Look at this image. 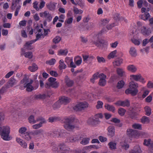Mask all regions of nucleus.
<instances>
[{
    "label": "nucleus",
    "instance_id": "obj_1",
    "mask_svg": "<svg viewBox=\"0 0 153 153\" xmlns=\"http://www.w3.org/2000/svg\"><path fill=\"white\" fill-rule=\"evenodd\" d=\"M75 120L73 117L65 119L64 121V124L63 125L64 128L68 131L73 130L75 127L74 123Z\"/></svg>",
    "mask_w": 153,
    "mask_h": 153
},
{
    "label": "nucleus",
    "instance_id": "obj_2",
    "mask_svg": "<svg viewBox=\"0 0 153 153\" xmlns=\"http://www.w3.org/2000/svg\"><path fill=\"white\" fill-rule=\"evenodd\" d=\"M138 87L137 83L131 81L129 83V88L126 90L125 93L127 94H130L132 96H135L138 92Z\"/></svg>",
    "mask_w": 153,
    "mask_h": 153
},
{
    "label": "nucleus",
    "instance_id": "obj_3",
    "mask_svg": "<svg viewBox=\"0 0 153 153\" xmlns=\"http://www.w3.org/2000/svg\"><path fill=\"white\" fill-rule=\"evenodd\" d=\"M10 128L7 126L0 127V134L2 138L5 140H9Z\"/></svg>",
    "mask_w": 153,
    "mask_h": 153
},
{
    "label": "nucleus",
    "instance_id": "obj_4",
    "mask_svg": "<svg viewBox=\"0 0 153 153\" xmlns=\"http://www.w3.org/2000/svg\"><path fill=\"white\" fill-rule=\"evenodd\" d=\"M103 115L101 113L95 115L94 118H90L87 121V123L91 125L94 126L99 124L100 121L99 120V118H102Z\"/></svg>",
    "mask_w": 153,
    "mask_h": 153
},
{
    "label": "nucleus",
    "instance_id": "obj_5",
    "mask_svg": "<svg viewBox=\"0 0 153 153\" xmlns=\"http://www.w3.org/2000/svg\"><path fill=\"white\" fill-rule=\"evenodd\" d=\"M100 33L94 36V40L93 41V44L95 45L97 47L100 48L102 46H103L104 45H105L106 42L102 39L99 40L98 36Z\"/></svg>",
    "mask_w": 153,
    "mask_h": 153
},
{
    "label": "nucleus",
    "instance_id": "obj_6",
    "mask_svg": "<svg viewBox=\"0 0 153 153\" xmlns=\"http://www.w3.org/2000/svg\"><path fill=\"white\" fill-rule=\"evenodd\" d=\"M88 107V104L86 102L79 103L74 107L73 109L76 111H80Z\"/></svg>",
    "mask_w": 153,
    "mask_h": 153
},
{
    "label": "nucleus",
    "instance_id": "obj_7",
    "mask_svg": "<svg viewBox=\"0 0 153 153\" xmlns=\"http://www.w3.org/2000/svg\"><path fill=\"white\" fill-rule=\"evenodd\" d=\"M58 147L61 153H69L70 152V148L64 143H60Z\"/></svg>",
    "mask_w": 153,
    "mask_h": 153
},
{
    "label": "nucleus",
    "instance_id": "obj_8",
    "mask_svg": "<svg viewBox=\"0 0 153 153\" xmlns=\"http://www.w3.org/2000/svg\"><path fill=\"white\" fill-rule=\"evenodd\" d=\"M33 82V80L31 79L29 82L24 84V87L26 88V90L27 91L31 92L34 89L33 86L31 85Z\"/></svg>",
    "mask_w": 153,
    "mask_h": 153
},
{
    "label": "nucleus",
    "instance_id": "obj_9",
    "mask_svg": "<svg viewBox=\"0 0 153 153\" xmlns=\"http://www.w3.org/2000/svg\"><path fill=\"white\" fill-rule=\"evenodd\" d=\"M108 135L110 137H112L115 135V129L114 126H109L107 129Z\"/></svg>",
    "mask_w": 153,
    "mask_h": 153
},
{
    "label": "nucleus",
    "instance_id": "obj_10",
    "mask_svg": "<svg viewBox=\"0 0 153 153\" xmlns=\"http://www.w3.org/2000/svg\"><path fill=\"white\" fill-rule=\"evenodd\" d=\"M127 134L129 137L130 138L134 137L137 134V132L135 130L130 129H128L127 130Z\"/></svg>",
    "mask_w": 153,
    "mask_h": 153
},
{
    "label": "nucleus",
    "instance_id": "obj_11",
    "mask_svg": "<svg viewBox=\"0 0 153 153\" xmlns=\"http://www.w3.org/2000/svg\"><path fill=\"white\" fill-rule=\"evenodd\" d=\"M17 82L14 77H11L7 83V88H10L13 86Z\"/></svg>",
    "mask_w": 153,
    "mask_h": 153
},
{
    "label": "nucleus",
    "instance_id": "obj_12",
    "mask_svg": "<svg viewBox=\"0 0 153 153\" xmlns=\"http://www.w3.org/2000/svg\"><path fill=\"white\" fill-rule=\"evenodd\" d=\"M130 77L136 81H140L143 83L145 82L144 79L140 74L137 75H131L130 76Z\"/></svg>",
    "mask_w": 153,
    "mask_h": 153
},
{
    "label": "nucleus",
    "instance_id": "obj_13",
    "mask_svg": "<svg viewBox=\"0 0 153 153\" xmlns=\"http://www.w3.org/2000/svg\"><path fill=\"white\" fill-rule=\"evenodd\" d=\"M123 60L122 58H118L115 59L113 62L114 66H120L123 63Z\"/></svg>",
    "mask_w": 153,
    "mask_h": 153
},
{
    "label": "nucleus",
    "instance_id": "obj_14",
    "mask_svg": "<svg viewBox=\"0 0 153 153\" xmlns=\"http://www.w3.org/2000/svg\"><path fill=\"white\" fill-rule=\"evenodd\" d=\"M43 132V130L41 129L30 132V134L33 136H39Z\"/></svg>",
    "mask_w": 153,
    "mask_h": 153
},
{
    "label": "nucleus",
    "instance_id": "obj_15",
    "mask_svg": "<svg viewBox=\"0 0 153 153\" xmlns=\"http://www.w3.org/2000/svg\"><path fill=\"white\" fill-rule=\"evenodd\" d=\"M34 42V41L32 40L30 41L27 42L24 45V48L27 50H31L33 49V47L31 45Z\"/></svg>",
    "mask_w": 153,
    "mask_h": 153
},
{
    "label": "nucleus",
    "instance_id": "obj_16",
    "mask_svg": "<svg viewBox=\"0 0 153 153\" xmlns=\"http://www.w3.org/2000/svg\"><path fill=\"white\" fill-rule=\"evenodd\" d=\"M56 3L55 2H50L46 4L48 9L51 11H53L55 10Z\"/></svg>",
    "mask_w": 153,
    "mask_h": 153
},
{
    "label": "nucleus",
    "instance_id": "obj_17",
    "mask_svg": "<svg viewBox=\"0 0 153 153\" xmlns=\"http://www.w3.org/2000/svg\"><path fill=\"white\" fill-rule=\"evenodd\" d=\"M59 100L62 104H65L69 103L71 100L67 97L63 96L59 98Z\"/></svg>",
    "mask_w": 153,
    "mask_h": 153
},
{
    "label": "nucleus",
    "instance_id": "obj_18",
    "mask_svg": "<svg viewBox=\"0 0 153 153\" xmlns=\"http://www.w3.org/2000/svg\"><path fill=\"white\" fill-rule=\"evenodd\" d=\"M16 140L21 146L24 148H26L27 146V143L22 139L18 137L16 138Z\"/></svg>",
    "mask_w": 153,
    "mask_h": 153
},
{
    "label": "nucleus",
    "instance_id": "obj_19",
    "mask_svg": "<svg viewBox=\"0 0 153 153\" xmlns=\"http://www.w3.org/2000/svg\"><path fill=\"white\" fill-rule=\"evenodd\" d=\"M65 81L66 85L69 87L72 86L74 84V81L71 79L68 76H65Z\"/></svg>",
    "mask_w": 153,
    "mask_h": 153
},
{
    "label": "nucleus",
    "instance_id": "obj_20",
    "mask_svg": "<svg viewBox=\"0 0 153 153\" xmlns=\"http://www.w3.org/2000/svg\"><path fill=\"white\" fill-rule=\"evenodd\" d=\"M21 0H12V4L10 8L12 10L15 9L16 7H17L19 4V2Z\"/></svg>",
    "mask_w": 153,
    "mask_h": 153
},
{
    "label": "nucleus",
    "instance_id": "obj_21",
    "mask_svg": "<svg viewBox=\"0 0 153 153\" xmlns=\"http://www.w3.org/2000/svg\"><path fill=\"white\" fill-rule=\"evenodd\" d=\"M115 104L123 107L125 106H128L130 105L129 102L127 100L123 101H119L115 103Z\"/></svg>",
    "mask_w": 153,
    "mask_h": 153
},
{
    "label": "nucleus",
    "instance_id": "obj_22",
    "mask_svg": "<svg viewBox=\"0 0 153 153\" xmlns=\"http://www.w3.org/2000/svg\"><path fill=\"white\" fill-rule=\"evenodd\" d=\"M78 137L75 136H70L67 139V141L68 142L74 143L78 140Z\"/></svg>",
    "mask_w": 153,
    "mask_h": 153
},
{
    "label": "nucleus",
    "instance_id": "obj_23",
    "mask_svg": "<svg viewBox=\"0 0 153 153\" xmlns=\"http://www.w3.org/2000/svg\"><path fill=\"white\" fill-rule=\"evenodd\" d=\"M141 33L144 35L148 36L150 33L151 31L149 30L146 29L145 27H143L141 28Z\"/></svg>",
    "mask_w": 153,
    "mask_h": 153
},
{
    "label": "nucleus",
    "instance_id": "obj_24",
    "mask_svg": "<svg viewBox=\"0 0 153 153\" xmlns=\"http://www.w3.org/2000/svg\"><path fill=\"white\" fill-rule=\"evenodd\" d=\"M116 72L117 74L121 77L123 76L125 74V72L123 69L120 68H117Z\"/></svg>",
    "mask_w": 153,
    "mask_h": 153
},
{
    "label": "nucleus",
    "instance_id": "obj_25",
    "mask_svg": "<svg viewBox=\"0 0 153 153\" xmlns=\"http://www.w3.org/2000/svg\"><path fill=\"white\" fill-rule=\"evenodd\" d=\"M46 97V95L45 94L35 95L34 96V98L37 100L44 99H45Z\"/></svg>",
    "mask_w": 153,
    "mask_h": 153
},
{
    "label": "nucleus",
    "instance_id": "obj_26",
    "mask_svg": "<svg viewBox=\"0 0 153 153\" xmlns=\"http://www.w3.org/2000/svg\"><path fill=\"white\" fill-rule=\"evenodd\" d=\"M129 52L131 56L132 57H135L137 55L136 50L133 47H132L130 48Z\"/></svg>",
    "mask_w": 153,
    "mask_h": 153
},
{
    "label": "nucleus",
    "instance_id": "obj_27",
    "mask_svg": "<svg viewBox=\"0 0 153 153\" xmlns=\"http://www.w3.org/2000/svg\"><path fill=\"white\" fill-rule=\"evenodd\" d=\"M105 108L107 109L108 111L114 112L115 110V108L113 106L109 105L108 104H106L105 105Z\"/></svg>",
    "mask_w": 153,
    "mask_h": 153
},
{
    "label": "nucleus",
    "instance_id": "obj_28",
    "mask_svg": "<svg viewBox=\"0 0 153 153\" xmlns=\"http://www.w3.org/2000/svg\"><path fill=\"white\" fill-rule=\"evenodd\" d=\"M150 16V15L149 13L146 12L144 14L141 15V18L143 20L145 21L148 20Z\"/></svg>",
    "mask_w": 153,
    "mask_h": 153
},
{
    "label": "nucleus",
    "instance_id": "obj_29",
    "mask_svg": "<svg viewBox=\"0 0 153 153\" xmlns=\"http://www.w3.org/2000/svg\"><path fill=\"white\" fill-rule=\"evenodd\" d=\"M59 68L60 70H61L63 69H65L66 68V65L64 63L63 60L61 59L59 61Z\"/></svg>",
    "mask_w": 153,
    "mask_h": 153
},
{
    "label": "nucleus",
    "instance_id": "obj_30",
    "mask_svg": "<svg viewBox=\"0 0 153 153\" xmlns=\"http://www.w3.org/2000/svg\"><path fill=\"white\" fill-rule=\"evenodd\" d=\"M28 69L31 72H34L38 69V67L35 64L33 63L32 64V66H29Z\"/></svg>",
    "mask_w": 153,
    "mask_h": 153
},
{
    "label": "nucleus",
    "instance_id": "obj_31",
    "mask_svg": "<svg viewBox=\"0 0 153 153\" xmlns=\"http://www.w3.org/2000/svg\"><path fill=\"white\" fill-rule=\"evenodd\" d=\"M29 123H30L34 124L37 122V119L35 120L34 116L33 115H30L28 118Z\"/></svg>",
    "mask_w": 153,
    "mask_h": 153
},
{
    "label": "nucleus",
    "instance_id": "obj_32",
    "mask_svg": "<svg viewBox=\"0 0 153 153\" xmlns=\"http://www.w3.org/2000/svg\"><path fill=\"white\" fill-rule=\"evenodd\" d=\"M128 70L133 72H135L137 70V68L134 65H130L127 67Z\"/></svg>",
    "mask_w": 153,
    "mask_h": 153
},
{
    "label": "nucleus",
    "instance_id": "obj_33",
    "mask_svg": "<svg viewBox=\"0 0 153 153\" xmlns=\"http://www.w3.org/2000/svg\"><path fill=\"white\" fill-rule=\"evenodd\" d=\"M99 78H100L99 75V73L97 72L94 74L93 75L92 77L90 79V80L92 83H94V80L98 79Z\"/></svg>",
    "mask_w": 153,
    "mask_h": 153
},
{
    "label": "nucleus",
    "instance_id": "obj_34",
    "mask_svg": "<svg viewBox=\"0 0 153 153\" xmlns=\"http://www.w3.org/2000/svg\"><path fill=\"white\" fill-rule=\"evenodd\" d=\"M125 84V83L123 80L120 81L117 83V87L118 89H121L123 87Z\"/></svg>",
    "mask_w": 153,
    "mask_h": 153
},
{
    "label": "nucleus",
    "instance_id": "obj_35",
    "mask_svg": "<svg viewBox=\"0 0 153 153\" xmlns=\"http://www.w3.org/2000/svg\"><path fill=\"white\" fill-rule=\"evenodd\" d=\"M37 122H39L40 121V122L39 123L42 126V124L43 123H46V121L45 119L43 117H38L37 118Z\"/></svg>",
    "mask_w": 153,
    "mask_h": 153
},
{
    "label": "nucleus",
    "instance_id": "obj_36",
    "mask_svg": "<svg viewBox=\"0 0 153 153\" xmlns=\"http://www.w3.org/2000/svg\"><path fill=\"white\" fill-rule=\"evenodd\" d=\"M141 121L143 123H148L150 122V120L149 117L144 116L141 118Z\"/></svg>",
    "mask_w": 153,
    "mask_h": 153
},
{
    "label": "nucleus",
    "instance_id": "obj_37",
    "mask_svg": "<svg viewBox=\"0 0 153 153\" xmlns=\"http://www.w3.org/2000/svg\"><path fill=\"white\" fill-rule=\"evenodd\" d=\"M117 53V51L114 50L111 52L108 56V58L110 59L111 58H114L115 56Z\"/></svg>",
    "mask_w": 153,
    "mask_h": 153
},
{
    "label": "nucleus",
    "instance_id": "obj_38",
    "mask_svg": "<svg viewBox=\"0 0 153 153\" xmlns=\"http://www.w3.org/2000/svg\"><path fill=\"white\" fill-rule=\"evenodd\" d=\"M141 151L139 147H135L134 149L131 151V153H141Z\"/></svg>",
    "mask_w": 153,
    "mask_h": 153
},
{
    "label": "nucleus",
    "instance_id": "obj_39",
    "mask_svg": "<svg viewBox=\"0 0 153 153\" xmlns=\"http://www.w3.org/2000/svg\"><path fill=\"white\" fill-rule=\"evenodd\" d=\"M89 140L90 139L88 138H84L80 142V143L83 145H86L89 143Z\"/></svg>",
    "mask_w": 153,
    "mask_h": 153
},
{
    "label": "nucleus",
    "instance_id": "obj_40",
    "mask_svg": "<svg viewBox=\"0 0 153 153\" xmlns=\"http://www.w3.org/2000/svg\"><path fill=\"white\" fill-rule=\"evenodd\" d=\"M146 114L147 116H149L151 113V109L148 106H146L145 108Z\"/></svg>",
    "mask_w": 153,
    "mask_h": 153
},
{
    "label": "nucleus",
    "instance_id": "obj_41",
    "mask_svg": "<svg viewBox=\"0 0 153 153\" xmlns=\"http://www.w3.org/2000/svg\"><path fill=\"white\" fill-rule=\"evenodd\" d=\"M137 114L134 112L131 111L129 112V116L132 119H135L137 117Z\"/></svg>",
    "mask_w": 153,
    "mask_h": 153
},
{
    "label": "nucleus",
    "instance_id": "obj_42",
    "mask_svg": "<svg viewBox=\"0 0 153 153\" xmlns=\"http://www.w3.org/2000/svg\"><path fill=\"white\" fill-rule=\"evenodd\" d=\"M61 104H62L60 102L59 100H58L53 104V108L55 109L58 108L60 107Z\"/></svg>",
    "mask_w": 153,
    "mask_h": 153
},
{
    "label": "nucleus",
    "instance_id": "obj_43",
    "mask_svg": "<svg viewBox=\"0 0 153 153\" xmlns=\"http://www.w3.org/2000/svg\"><path fill=\"white\" fill-rule=\"evenodd\" d=\"M106 84V81L105 79L102 78H101L99 82V84L101 86H104Z\"/></svg>",
    "mask_w": 153,
    "mask_h": 153
},
{
    "label": "nucleus",
    "instance_id": "obj_44",
    "mask_svg": "<svg viewBox=\"0 0 153 153\" xmlns=\"http://www.w3.org/2000/svg\"><path fill=\"white\" fill-rule=\"evenodd\" d=\"M30 132L29 133L27 132L25 134L24 136L23 137L26 140H29L31 139V137L30 136Z\"/></svg>",
    "mask_w": 153,
    "mask_h": 153
},
{
    "label": "nucleus",
    "instance_id": "obj_45",
    "mask_svg": "<svg viewBox=\"0 0 153 153\" xmlns=\"http://www.w3.org/2000/svg\"><path fill=\"white\" fill-rule=\"evenodd\" d=\"M108 145L109 148L111 149H116V144L115 143L110 142L108 143Z\"/></svg>",
    "mask_w": 153,
    "mask_h": 153
},
{
    "label": "nucleus",
    "instance_id": "obj_46",
    "mask_svg": "<svg viewBox=\"0 0 153 153\" xmlns=\"http://www.w3.org/2000/svg\"><path fill=\"white\" fill-rule=\"evenodd\" d=\"M29 82L28 79L26 75H25L23 79L21 80V83L22 84H24L25 83H27Z\"/></svg>",
    "mask_w": 153,
    "mask_h": 153
},
{
    "label": "nucleus",
    "instance_id": "obj_47",
    "mask_svg": "<svg viewBox=\"0 0 153 153\" xmlns=\"http://www.w3.org/2000/svg\"><path fill=\"white\" fill-rule=\"evenodd\" d=\"M118 112L120 116H123L124 115L126 112V110L123 108H120L118 110Z\"/></svg>",
    "mask_w": 153,
    "mask_h": 153
},
{
    "label": "nucleus",
    "instance_id": "obj_48",
    "mask_svg": "<svg viewBox=\"0 0 153 153\" xmlns=\"http://www.w3.org/2000/svg\"><path fill=\"white\" fill-rule=\"evenodd\" d=\"M56 61L55 59L53 58L50 60L47 61L46 62V63L47 64L49 65H52L55 64Z\"/></svg>",
    "mask_w": 153,
    "mask_h": 153
},
{
    "label": "nucleus",
    "instance_id": "obj_49",
    "mask_svg": "<svg viewBox=\"0 0 153 153\" xmlns=\"http://www.w3.org/2000/svg\"><path fill=\"white\" fill-rule=\"evenodd\" d=\"M25 56V57L28 58L30 59L32 58V53L31 52H27L24 53Z\"/></svg>",
    "mask_w": 153,
    "mask_h": 153
},
{
    "label": "nucleus",
    "instance_id": "obj_50",
    "mask_svg": "<svg viewBox=\"0 0 153 153\" xmlns=\"http://www.w3.org/2000/svg\"><path fill=\"white\" fill-rule=\"evenodd\" d=\"M68 53V51L67 50H60L59 51V55H66Z\"/></svg>",
    "mask_w": 153,
    "mask_h": 153
},
{
    "label": "nucleus",
    "instance_id": "obj_51",
    "mask_svg": "<svg viewBox=\"0 0 153 153\" xmlns=\"http://www.w3.org/2000/svg\"><path fill=\"white\" fill-rule=\"evenodd\" d=\"M114 19L117 22H118L121 20V17L119 14L116 13L114 15Z\"/></svg>",
    "mask_w": 153,
    "mask_h": 153
},
{
    "label": "nucleus",
    "instance_id": "obj_52",
    "mask_svg": "<svg viewBox=\"0 0 153 153\" xmlns=\"http://www.w3.org/2000/svg\"><path fill=\"white\" fill-rule=\"evenodd\" d=\"M61 38L59 36H56L53 39V42L55 44L58 43L61 40Z\"/></svg>",
    "mask_w": 153,
    "mask_h": 153
},
{
    "label": "nucleus",
    "instance_id": "obj_53",
    "mask_svg": "<svg viewBox=\"0 0 153 153\" xmlns=\"http://www.w3.org/2000/svg\"><path fill=\"white\" fill-rule=\"evenodd\" d=\"M74 13L76 14H82L83 12L82 10H79L76 7H74Z\"/></svg>",
    "mask_w": 153,
    "mask_h": 153
},
{
    "label": "nucleus",
    "instance_id": "obj_54",
    "mask_svg": "<svg viewBox=\"0 0 153 153\" xmlns=\"http://www.w3.org/2000/svg\"><path fill=\"white\" fill-rule=\"evenodd\" d=\"M103 103L100 101H98L97 102V104L96 105V107L97 109L101 108L102 107Z\"/></svg>",
    "mask_w": 153,
    "mask_h": 153
},
{
    "label": "nucleus",
    "instance_id": "obj_55",
    "mask_svg": "<svg viewBox=\"0 0 153 153\" xmlns=\"http://www.w3.org/2000/svg\"><path fill=\"white\" fill-rule=\"evenodd\" d=\"M97 59L98 62L99 63L104 62H105V60L102 57H100L99 56H97Z\"/></svg>",
    "mask_w": 153,
    "mask_h": 153
},
{
    "label": "nucleus",
    "instance_id": "obj_56",
    "mask_svg": "<svg viewBox=\"0 0 153 153\" xmlns=\"http://www.w3.org/2000/svg\"><path fill=\"white\" fill-rule=\"evenodd\" d=\"M47 18L46 20L50 22L51 20L52 17L51 14L49 13V12H47V15L45 16V17Z\"/></svg>",
    "mask_w": 153,
    "mask_h": 153
},
{
    "label": "nucleus",
    "instance_id": "obj_57",
    "mask_svg": "<svg viewBox=\"0 0 153 153\" xmlns=\"http://www.w3.org/2000/svg\"><path fill=\"white\" fill-rule=\"evenodd\" d=\"M7 85H6L5 86L3 87L1 89H0V94H3L4 92H6L7 89L9 88H7Z\"/></svg>",
    "mask_w": 153,
    "mask_h": 153
},
{
    "label": "nucleus",
    "instance_id": "obj_58",
    "mask_svg": "<svg viewBox=\"0 0 153 153\" xmlns=\"http://www.w3.org/2000/svg\"><path fill=\"white\" fill-rule=\"evenodd\" d=\"M133 128L135 129L141 130L142 129L141 125L138 124H134L132 126Z\"/></svg>",
    "mask_w": 153,
    "mask_h": 153
},
{
    "label": "nucleus",
    "instance_id": "obj_59",
    "mask_svg": "<svg viewBox=\"0 0 153 153\" xmlns=\"http://www.w3.org/2000/svg\"><path fill=\"white\" fill-rule=\"evenodd\" d=\"M58 134L59 137H64L65 134V132H64V130H59Z\"/></svg>",
    "mask_w": 153,
    "mask_h": 153
},
{
    "label": "nucleus",
    "instance_id": "obj_60",
    "mask_svg": "<svg viewBox=\"0 0 153 153\" xmlns=\"http://www.w3.org/2000/svg\"><path fill=\"white\" fill-rule=\"evenodd\" d=\"M151 140L149 139L147 140L145 139L144 140L143 144L146 146H148L149 145H150Z\"/></svg>",
    "mask_w": 153,
    "mask_h": 153
},
{
    "label": "nucleus",
    "instance_id": "obj_61",
    "mask_svg": "<svg viewBox=\"0 0 153 153\" xmlns=\"http://www.w3.org/2000/svg\"><path fill=\"white\" fill-rule=\"evenodd\" d=\"M27 130V128L25 127H21L19 130V132L22 134L25 132Z\"/></svg>",
    "mask_w": 153,
    "mask_h": 153
},
{
    "label": "nucleus",
    "instance_id": "obj_62",
    "mask_svg": "<svg viewBox=\"0 0 153 153\" xmlns=\"http://www.w3.org/2000/svg\"><path fill=\"white\" fill-rule=\"evenodd\" d=\"M42 126L39 123L33 125L32 126V127L33 129H37Z\"/></svg>",
    "mask_w": 153,
    "mask_h": 153
},
{
    "label": "nucleus",
    "instance_id": "obj_63",
    "mask_svg": "<svg viewBox=\"0 0 153 153\" xmlns=\"http://www.w3.org/2000/svg\"><path fill=\"white\" fill-rule=\"evenodd\" d=\"M21 8V6L20 5H19L18 6H17L16 7V11L15 12L14 15L15 16H17L18 14V12L19 10Z\"/></svg>",
    "mask_w": 153,
    "mask_h": 153
},
{
    "label": "nucleus",
    "instance_id": "obj_64",
    "mask_svg": "<svg viewBox=\"0 0 153 153\" xmlns=\"http://www.w3.org/2000/svg\"><path fill=\"white\" fill-rule=\"evenodd\" d=\"M59 83L57 81H56L55 82L52 83L51 84V86L53 88H56L59 86Z\"/></svg>",
    "mask_w": 153,
    "mask_h": 153
}]
</instances>
